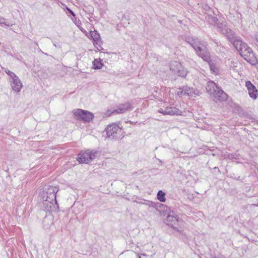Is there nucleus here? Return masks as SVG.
<instances>
[{
    "mask_svg": "<svg viewBox=\"0 0 258 258\" xmlns=\"http://www.w3.org/2000/svg\"><path fill=\"white\" fill-rule=\"evenodd\" d=\"M105 131L107 137L111 140H117L124 137L122 129L116 123L108 125Z\"/></svg>",
    "mask_w": 258,
    "mask_h": 258,
    "instance_id": "1",
    "label": "nucleus"
},
{
    "mask_svg": "<svg viewBox=\"0 0 258 258\" xmlns=\"http://www.w3.org/2000/svg\"><path fill=\"white\" fill-rule=\"evenodd\" d=\"M242 48L240 49V55L247 62L253 65L257 62V59L251 48L244 43Z\"/></svg>",
    "mask_w": 258,
    "mask_h": 258,
    "instance_id": "2",
    "label": "nucleus"
},
{
    "mask_svg": "<svg viewBox=\"0 0 258 258\" xmlns=\"http://www.w3.org/2000/svg\"><path fill=\"white\" fill-rule=\"evenodd\" d=\"M163 220L164 223L168 226L171 227L176 231L180 232L179 225V223L182 222V220L174 212L167 216Z\"/></svg>",
    "mask_w": 258,
    "mask_h": 258,
    "instance_id": "3",
    "label": "nucleus"
},
{
    "mask_svg": "<svg viewBox=\"0 0 258 258\" xmlns=\"http://www.w3.org/2000/svg\"><path fill=\"white\" fill-rule=\"evenodd\" d=\"M96 154L97 152L96 151L93 152L89 150L81 151L78 154L77 160L80 164H88L95 158Z\"/></svg>",
    "mask_w": 258,
    "mask_h": 258,
    "instance_id": "4",
    "label": "nucleus"
},
{
    "mask_svg": "<svg viewBox=\"0 0 258 258\" xmlns=\"http://www.w3.org/2000/svg\"><path fill=\"white\" fill-rule=\"evenodd\" d=\"M148 205L150 207L154 208L158 211L162 217H166L173 212L171 211L170 207L160 203H155L152 201H148L147 203H144Z\"/></svg>",
    "mask_w": 258,
    "mask_h": 258,
    "instance_id": "5",
    "label": "nucleus"
},
{
    "mask_svg": "<svg viewBox=\"0 0 258 258\" xmlns=\"http://www.w3.org/2000/svg\"><path fill=\"white\" fill-rule=\"evenodd\" d=\"M196 51V54L202 57L206 61H211L210 59V53L207 47L200 41L199 44L194 48Z\"/></svg>",
    "mask_w": 258,
    "mask_h": 258,
    "instance_id": "6",
    "label": "nucleus"
},
{
    "mask_svg": "<svg viewBox=\"0 0 258 258\" xmlns=\"http://www.w3.org/2000/svg\"><path fill=\"white\" fill-rule=\"evenodd\" d=\"M74 114L77 117L78 119L84 122H89L94 118V114L87 110L78 109L74 112Z\"/></svg>",
    "mask_w": 258,
    "mask_h": 258,
    "instance_id": "7",
    "label": "nucleus"
},
{
    "mask_svg": "<svg viewBox=\"0 0 258 258\" xmlns=\"http://www.w3.org/2000/svg\"><path fill=\"white\" fill-rule=\"evenodd\" d=\"M42 208L48 212H58V205L56 200L50 201L49 199H43Z\"/></svg>",
    "mask_w": 258,
    "mask_h": 258,
    "instance_id": "8",
    "label": "nucleus"
},
{
    "mask_svg": "<svg viewBox=\"0 0 258 258\" xmlns=\"http://www.w3.org/2000/svg\"><path fill=\"white\" fill-rule=\"evenodd\" d=\"M58 191L56 187L53 186H48L45 188L43 194V199H49L50 201L56 200V195Z\"/></svg>",
    "mask_w": 258,
    "mask_h": 258,
    "instance_id": "9",
    "label": "nucleus"
},
{
    "mask_svg": "<svg viewBox=\"0 0 258 258\" xmlns=\"http://www.w3.org/2000/svg\"><path fill=\"white\" fill-rule=\"evenodd\" d=\"M158 112L163 114V115H182V111L179 109L176 108L175 107L167 106L165 108H160L158 110Z\"/></svg>",
    "mask_w": 258,
    "mask_h": 258,
    "instance_id": "10",
    "label": "nucleus"
},
{
    "mask_svg": "<svg viewBox=\"0 0 258 258\" xmlns=\"http://www.w3.org/2000/svg\"><path fill=\"white\" fill-rule=\"evenodd\" d=\"M245 86L250 98L255 100L258 96V91L255 86L250 81L245 82Z\"/></svg>",
    "mask_w": 258,
    "mask_h": 258,
    "instance_id": "11",
    "label": "nucleus"
},
{
    "mask_svg": "<svg viewBox=\"0 0 258 258\" xmlns=\"http://www.w3.org/2000/svg\"><path fill=\"white\" fill-rule=\"evenodd\" d=\"M131 107V104L130 102H126L123 104H120L117 106V108L112 111L108 110L107 111L109 114L113 113H123L129 110Z\"/></svg>",
    "mask_w": 258,
    "mask_h": 258,
    "instance_id": "12",
    "label": "nucleus"
},
{
    "mask_svg": "<svg viewBox=\"0 0 258 258\" xmlns=\"http://www.w3.org/2000/svg\"><path fill=\"white\" fill-rule=\"evenodd\" d=\"M212 95H213L214 100L216 102H222L226 100V94L220 88Z\"/></svg>",
    "mask_w": 258,
    "mask_h": 258,
    "instance_id": "13",
    "label": "nucleus"
},
{
    "mask_svg": "<svg viewBox=\"0 0 258 258\" xmlns=\"http://www.w3.org/2000/svg\"><path fill=\"white\" fill-rule=\"evenodd\" d=\"M2 70L6 74H7L10 77L13 79V81L11 82V85L14 93L16 92V75L13 72L10 71L8 69L5 68H2Z\"/></svg>",
    "mask_w": 258,
    "mask_h": 258,
    "instance_id": "14",
    "label": "nucleus"
},
{
    "mask_svg": "<svg viewBox=\"0 0 258 258\" xmlns=\"http://www.w3.org/2000/svg\"><path fill=\"white\" fill-rule=\"evenodd\" d=\"M219 88L214 82L210 81L207 83L206 89L210 95H212L214 93L216 92Z\"/></svg>",
    "mask_w": 258,
    "mask_h": 258,
    "instance_id": "15",
    "label": "nucleus"
},
{
    "mask_svg": "<svg viewBox=\"0 0 258 258\" xmlns=\"http://www.w3.org/2000/svg\"><path fill=\"white\" fill-rule=\"evenodd\" d=\"M223 33L225 34L226 37L231 43L237 39L234 36V32L230 29L227 28L225 29L224 31L223 32Z\"/></svg>",
    "mask_w": 258,
    "mask_h": 258,
    "instance_id": "16",
    "label": "nucleus"
},
{
    "mask_svg": "<svg viewBox=\"0 0 258 258\" xmlns=\"http://www.w3.org/2000/svg\"><path fill=\"white\" fill-rule=\"evenodd\" d=\"M43 227L45 229H48L53 224V217L51 216H45L42 221Z\"/></svg>",
    "mask_w": 258,
    "mask_h": 258,
    "instance_id": "17",
    "label": "nucleus"
},
{
    "mask_svg": "<svg viewBox=\"0 0 258 258\" xmlns=\"http://www.w3.org/2000/svg\"><path fill=\"white\" fill-rule=\"evenodd\" d=\"M181 89H182V91H184V94L189 96H192L198 94V90H195L192 88L183 86L181 88Z\"/></svg>",
    "mask_w": 258,
    "mask_h": 258,
    "instance_id": "18",
    "label": "nucleus"
},
{
    "mask_svg": "<svg viewBox=\"0 0 258 258\" xmlns=\"http://www.w3.org/2000/svg\"><path fill=\"white\" fill-rule=\"evenodd\" d=\"M176 66L178 70L177 71L178 75L183 78H185L187 74V71L186 69L181 67V64L179 62H175Z\"/></svg>",
    "mask_w": 258,
    "mask_h": 258,
    "instance_id": "19",
    "label": "nucleus"
},
{
    "mask_svg": "<svg viewBox=\"0 0 258 258\" xmlns=\"http://www.w3.org/2000/svg\"><path fill=\"white\" fill-rule=\"evenodd\" d=\"M185 41L189 44L194 48L196 46V45L199 44L201 41H200L197 38H193L187 36L185 37Z\"/></svg>",
    "mask_w": 258,
    "mask_h": 258,
    "instance_id": "20",
    "label": "nucleus"
},
{
    "mask_svg": "<svg viewBox=\"0 0 258 258\" xmlns=\"http://www.w3.org/2000/svg\"><path fill=\"white\" fill-rule=\"evenodd\" d=\"M244 43V42H243L240 39H237L236 40L233 41L232 44L234 46L236 49L240 53V49L242 48V46Z\"/></svg>",
    "mask_w": 258,
    "mask_h": 258,
    "instance_id": "21",
    "label": "nucleus"
},
{
    "mask_svg": "<svg viewBox=\"0 0 258 258\" xmlns=\"http://www.w3.org/2000/svg\"><path fill=\"white\" fill-rule=\"evenodd\" d=\"M93 68L95 70L100 69L102 68L103 66V63L102 62V60L99 59V60L97 59H94L93 61Z\"/></svg>",
    "mask_w": 258,
    "mask_h": 258,
    "instance_id": "22",
    "label": "nucleus"
},
{
    "mask_svg": "<svg viewBox=\"0 0 258 258\" xmlns=\"http://www.w3.org/2000/svg\"><path fill=\"white\" fill-rule=\"evenodd\" d=\"M165 195V193L162 190H159L157 195V199L161 202H165L166 201Z\"/></svg>",
    "mask_w": 258,
    "mask_h": 258,
    "instance_id": "23",
    "label": "nucleus"
},
{
    "mask_svg": "<svg viewBox=\"0 0 258 258\" xmlns=\"http://www.w3.org/2000/svg\"><path fill=\"white\" fill-rule=\"evenodd\" d=\"M90 36L93 39V41H99L100 39V34L96 31H91Z\"/></svg>",
    "mask_w": 258,
    "mask_h": 258,
    "instance_id": "24",
    "label": "nucleus"
},
{
    "mask_svg": "<svg viewBox=\"0 0 258 258\" xmlns=\"http://www.w3.org/2000/svg\"><path fill=\"white\" fill-rule=\"evenodd\" d=\"M209 63L211 71L214 74H217L218 73L219 70L216 66L213 63L208 62Z\"/></svg>",
    "mask_w": 258,
    "mask_h": 258,
    "instance_id": "25",
    "label": "nucleus"
},
{
    "mask_svg": "<svg viewBox=\"0 0 258 258\" xmlns=\"http://www.w3.org/2000/svg\"><path fill=\"white\" fill-rule=\"evenodd\" d=\"M212 41L215 45H216L218 47H220V50H221V51L222 50V49L221 48H222V49L224 48V47L222 45L220 41H219L218 40L214 39H212Z\"/></svg>",
    "mask_w": 258,
    "mask_h": 258,
    "instance_id": "26",
    "label": "nucleus"
},
{
    "mask_svg": "<svg viewBox=\"0 0 258 258\" xmlns=\"http://www.w3.org/2000/svg\"><path fill=\"white\" fill-rule=\"evenodd\" d=\"M93 44L95 47L98 50H100L101 49H103V48L101 46V40L99 41H94Z\"/></svg>",
    "mask_w": 258,
    "mask_h": 258,
    "instance_id": "27",
    "label": "nucleus"
},
{
    "mask_svg": "<svg viewBox=\"0 0 258 258\" xmlns=\"http://www.w3.org/2000/svg\"><path fill=\"white\" fill-rule=\"evenodd\" d=\"M17 92H19L20 91V89L22 87V84L20 81V80L19 79V78L17 77Z\"/></svg>",
    "mask_w": 258,
    "mask_h": 258,
    "instance_id": "28",
    "label": "nucleus"
},
{
    "mask_svg": "<svg viewBox=\"0 0 258 258\" xmlns=\"http://www.w3.org/2000/svg\"><path fill=\"white\" fill-rule=\"evenodd\" d=\"M213 169L215 170V172L214 173H215L216 175L221 174V171L218 167H214L213 168Z\"/></svg>",
    "mask_w": 258,
    "mask_h": 258,
    "instance_id": "29",
    "label": "nucleus"
},
{
    "mask_svg": "<svg viewBox=\"0 0 258 258\" xmlns=\"http://www.w3.org/2000/svg\"><path fill=\"white\" fill-rule=\"evenodd\" d=\"M0 24L7 25L6 23V20L1 17H0Z\"/></svg>",
    "mask_w": 258,
    "mask_h": 258,
    "instance_id": "30",
    "label": "nucleus"
},
{
    "mask_svg": "<svg viewBox=\"0 0 258 258\" xmlns=\"http://www.w3.org/2000/svg\"><path fill=\"white\" fill-rule=\"evenodd\" d=\"M228 158L230 159H237V155H233V154H229L228 155Z\"/></svg>",
    "mask_w": 258,
    "mask_h": 258,
    "instance_id": "31",
    "label": "nucleus"
},
{
    "mask_svg": "<svg viewBox=\"0 0 258 258\" xmlns=\"http://www.w3.org/2000/svg\"><path fill=\"white\" fill-rule=\"evenodd\" d=\"M179 90L180 91L178 92V94L179 95H184V91H182V89H181V88H179Z\"/></svg>",
    "mask_w": 258,
    "mask_h": 258,
    "instance_id": "32",
    "label": "nucleus"
},
{
    "mask_svg": "<svg viewBox=\"0 0 258 258\" xmlns=\"http://www.w3.org/2000/svg\"><path fill=\"white\" fill-rule=\"evenodd\" d=\"M67 9L68 10V11H69V12H70V14H71L73 16H74V17H75V13H74V12H73L71 9H70L69 8H68Z\"/></svg>",
    "mask_w": 258,
    "mask_h": 258,
    "instance_id": "33",
    "label": "nucleus"
},
{
    "mask_svg": "<svg viewBox=\"0 0 258 258\" xmlns=\"http://www.w3.org/2000/svg\"><path fill=\"white\" fill-rule=\"evenodd\" d=\"M255 36L256 41L258 42V32L256 33Z\"/></svg>",
    "mask_w": 258,
    "mask_h": 258,
    "instance_id": "34",
    "label": "nucleus"
},
{
    "mask_svg": "<svg viewBox=\"0 0 258 258\" xmlns=\"http://www.w3.org/2000/svg\"><path fill=\"white\" fill-rule=\"evenodd\" d=\"M158 161L160 163H162V161L159 159H157Z\"/></svg>",
    "mask_w": 258,
    "mask_h": 258,
    "instance_id": "35",
    "label": "nucleus"
},
{
    "mask_svg": "<svg viewBox=\"0 0 258 258\" xmlns=\"http://www.w3.org/2000/svg\"><path fill=\"white\" fill-rule=\"evenodd\" d=\"M236 179V180H239L240 179V176H238V177H235V178Z\"/></svg>",
    "mask_w": 258,
    "mask_h": 258,
    "instance_id": "36",
    "label": "nucleus"
},
{
    "mask_svg": "<svg viewBox=\"0 0 258 258\" xmlns=\"http://www.w3.org/2000/svg\"><path fill=\"white\" fill-rule=\"evenodd\" d=\"M53 45L56 47H57V44H55L54 43H53Z\"/></svg>",
    "mask_w": 258,
    "mask_h": 258,
    "instance_id": "37",
    "label": "nucleus"
},
{
    "mask_svg": "<svg viewBox=\"0 0 258 258\" xmlns=\"http://www.w3.org/2000/svg\"><path fill=\"white\" fill-rule=\"evenodd\" d=\"M35 44L36 45H38V43H37L36 42H35Z\"/></svg>",
    "mask_w": 258,
    "mask_h": 258,
    "instance_id": "38",
    "label": "nucleus"
},
{
    "mask_svg": "<svg viewBox=\"0 0 258 258\" xmlns=\"http://www.w3.org/2000/svg\"><path fill=\"white\" fill-rule=\"evenodd\" d=\"M138 256H139V258H141L140 255H138Z\"/></svg>",
    "mask_w": 258,
    "mask_h": 258,
    "instance_id": "39",
    "label": "nucleus"
}]
</instances>
